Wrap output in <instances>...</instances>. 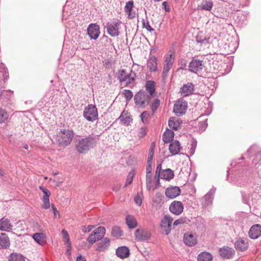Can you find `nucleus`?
Segmentation results:
<instances>
[{"mask_svg":"<svg viewBox=\"0 0 261 261\" xmlns=\"http://www.w3.org/2000/svg\"><path fill=\"white\" fill-rule=\"evenodd\" d=\"M119 119L121 121H122L124 124H128L132 121V119H131L129 117L126 116V117H123L122 115V114L119 117Z\"/></svg>","mask_w":261,"mask_h":261,"instance_id":"nucleus-48","label":"nucleus"},{"mask_svg":"<svg viewBox=\"0 0 261 261\" xmlns=\"http://www.w3.org/2000/svg\"><path fill=\"white\" fill-rule=\"evenodd\" d=\"M134 175V174L133 173H132V172L129 173V174H128V175L127 176L126 179L125 187H126L128 185H129L132 182L133 180Z\"/></svg>","mask_w":261,"mask_h":261,"instance_id":"nucleus-51","label":"nucleus"},{"mask_svg":"<svg viewBox=\"0 0 261 261\" xmlns=\"http://www.w3.org/2000/svg\"><path fill=\"white\" fill-rule=\"evenodd\" d=\"M106 233V229L103 226H99L93 230L87 239V241L92 245L98 240L103 238Z\"/></svg>","mask_w":261,"mask_h":261,"instance_id":"nucleus-4","label":"nucleus"},{"mask_svg":"<svg viewBox=\"0 0 261 261\" xmlns=\"http://www.w3.org/2000/svg\"><path fill=\"white\" fill-rule=\"evenodd\" d=\"M163 196L160 193H157L153 201L154 203H160L163 201Z\"/></svg>","mask_w":261,"mask_h":261,"instance_id":"nucleus-52","label":"nucleus"},{"mask_svg":"<svg viewBox=\"0 0 261 261\" xmlns=\"http://www.w3.org/2000/svg\"><path fill=\"white\" fill-rule=\"evenodd\" d=\"M162 171V165L161 164H158L156 168L155 175H161Z\"/></svg>","mask_w":261,"mask_h":261,"instance_id":"nucleus-58","label":"nucleus"},{"mask_svg":"<svg viewBox=\"0 0 261 261\" xmlns=\"http://www.w3.org/2000/svg\"><path fill=\"white\" fill-rule=\"evenodd\" d=\"M213 6V3L211 1L203 0L198 8L201 10L210 11Z\"/></svg>","mask_w":261,"mask_h":261,"instance_id":"nucleus-32","label":"nucleus"},{"mask_svg":"<svg viewBox=\"0 0 261 261\" xmlns=\"http://www.w3.org/2000/svg\"><path fill=\"white\" fill-rule=\"evenodd\" d=\"M142 23L143 28H145L147 31L150 32H154V29L151 27L148 20L145 21L144 19H143Z\"/></svg>","mask_w":261,"mask_h":261,"instance_id":"nucleus-47","label":"nucleus"},{"mask_svg":"<svg viewBox=\"0 0 261 261\" xmlns=\"http://www.w3.org/2000/svg\"><path fill=\"white\" fill-rule=\"evenodd\" d=\"M96 144V138L89 135L86 138L77 140L75 143V148L79 153H86L95 146Z\"/></svg>","mask_w":261,"mask_h":261,"instance_id":"nucleus-2","label":"nucleus"},{"mask_svg":"<svg viewBox=\"0 0 261 261\" xmlns=\"http://www.w3.org/2000/svg\"><path fill=\"white\" fill-rule=\"evenodd\" d=\"M162 6L166 12H168L170 11V8L167 2H164L162 3Z\"/></svg>","mask_w":261,"mask_h":261,"instance_id":"nucleus-61","label":"nucleus"},{"mask_svg":"<svg viewBox=\"0 0 261 261\" xmlns=\"http://www.w3.org/2000/svg\"><path fill=\"white\" fill-rule=\"evenodd\" d=\"M9 77V73L7 68L5 64H1L0 65V82L1 81H5Z\"/></svg>","mask_w":261,"mask_h":261,"instance_id":"nucleus-34","label":"nucleus"},{"mask_svg":"<svg viewBox=\"0 0 261 261\" xmlns=\"http://www.w3.org/2000/svg\"><path fill=\"white\" fill-rule=\"evenodd\" d=\"M62 233L63 235L62 237H63L64 242L67 244L70 243L69 234H68L67 231L66 230H65V229H63L62 230Z\"/></svg>","mask_w":261,"mask_h":261,"instance_id":"nucleus-46","label":"nucleus"},{"mask_svg":"<svg viewBox=\"0 0 261 261\" xmlns=\"http://www.w3.org/2000/svg\"><path fill=\"white\" fill-rule=\"evenodd\" d=\"M183 241L186 245L189 247H193L197 243V237L196 234L187 232L184 234Z\"/></svg>","mask_w":261,"mask_h":261,"instance_id":"nucleus-11","label":"nucleus"},{"mask_svg":"<svg viewBox=\"0 0 261 261\" xmlns=\"http://www.w3.org/2000/svg\"><path fill=\"white\" fill-rule=\"evenodd\" d=\"M220 255L224 259H229L234 255L235 251L232 248L223 247L219 250Z\"/></svg>","mask_w":261,"mask_h":261,"instance_id":"nucleus-14","label":"nucleus"},{"mask_svg":"<svg viewBox=\"0 0 261 261\" xmlns=\"http://www.w3.org/2000/svg\"><path fill=\"white\" fill-rule=\"evenodd\" d=\"M196 41L198 43H201L203 44H206L208 43V39L205 37L202 38L200 35H198L196 37Z\"/></svg>","mask_w":261,"mask_h":261,"instance_id":"nucleus-50","label":"nucleus"},{"mask_svg":"<svg viewBox=\"0 0 261 261\" xmlns=\"http://www.w3.org/2000/svg\"><path fill=\"white\" fill-rule=\"evenodd\" d=\"M133 2L132 1L127 2L125 6V11L129 16L131 15V11L133 7Z\"/></svg>","mask_w":261,"mask_h":261,"instance_id":"nucleus-44","label":"nucleus"},{"mask_svg":"<svg viewBox=\"0 0 261 261\" xmlns=\"http://www.w3.org/2000/svg\"><path fill=\"white\" fill-rule=\"evenodd\" d=\"M204 67L203 62L198 59H193L189 63V70L196 74L201 73Z\"/></svg>","mask_w":261,"mask_h":261,"instance_id":"nucleus-10","label":"nucleus"},{"mask_svg":"<svg viewBox=\"0 0 261 261\" xmlns=\"http://www.w3.org/2000/svg\"><path fill=\"white\" fill-rule=\"evenodd\" d=\"M213 255L207 252H201L197 256V261H212Z\"/></svg>","mask_w":261,"mask_h":261,"instance_id":"nucleus-33","label":"nucleus"},{"mask_svg":"<svg viewBox=\"0 0 261 261\" xmlns=\"http://www.w3.org/2000/svg\"><path fill=\"white\" fill-rule=\"evenodd\" d=\"M142 121L144 124H147L149 122L151 116L149 113L147 111H144L140 115Z\"/></svg>","mask_w":261,"mask_h":261,"instance_id":"nucleus-39","label":"nucleus"},{"mask_svg":"<svg viewBox=\"0 0 261 261\" xmlns=\"http://www.w3.org/2000/svg\"><path fill=\"white\" fill-rule=\"evenodd\" d=\"M194 89V85L192 83L189 82L185 84L180 88V92L183 97L189 96L193 93Z\"/></svg>","mask_w":261,"mask_h":261,"instance_id":"nucleus-18","label":"nucleus"},{"mask_svg":"<svg viewBox=\"0 0 261 261\" xmlns=\"http://www.w3.org/2000/svg\"><path fill=\"white\" fill-rule=\"evenodd\" d=\"M8 118V115L5 110L0 109V123L5 122Z\"/></svg>","mask_w":261,"mask_h":261,"instance_id":"nucleus-41","label":"nucleus"},{"mask_svg":"<svg viewBox=\"0 0 261 261\" xmlns=\"http://www.w3.org/2000/svg\"><path fill=\"white\" fill-rule=\"evenodd\" d=\"M157 58L152 57L147 60V66L150 71L155 72L158 70Z\"/></svg>","mask_w":261,"mask_h":261,"instance_id":"nucleus-26","label":"nucleus"},{"mask_svg":"<svg viewBox=\"0 0 261 261\" xmlns=\"http://www.w3.org/2000/svg\"><path fill=\"white\" fill-rule=\"evenodd\" d=\"M13 226L10 221L5 218L0 220V230L2 231H9L12 229Z\"/></svg>","mask_w":261,"mask_h":261,"instance_id":"nucleus-25","label":"nucleus"},{"mask_svg":"<svg viewBox=\"0 0 261 261\" xmlns=\"http://www.w3.org/2000/svg\"><path fill=\"white\" fill-rule=\"evenodd\" d=\"M160 105V100L158 98H155L153 100L151 105V108L153 113H154L156 112Z\"/></svg>","mask_w":261,"mask_h":261,"instance_id":"nucleus-42","label":"nucleus"},{"mask_svg":"<svg viewBox=\"0 0 261 261\" xmlns=\"http://www.w3.org/2000/svg\"><path fill=\"white\" fill-rule=\"evenodd\" d=\"M191 148H190V154L191 155H193L195 151L196 146H197V142L196 141H192L191 144Z\"/></svg>","mask_w":261,"mask_h":261,"instance_id":"nucleus-53","label":"nucleus"},{"mask_svg":"<svg viewBox=\"0 0 261 261\" xmlns=\"http://www.w3.org/2000/svg\"><path fill=\"white\" fill-rule=\"evenodd\" d=\"M187 109V103L183 99L178 100L174 104L173 112L176 115L180 116L185 114Z\"/></svg>","mask_w":261,"mask_h":261,"instance_id":"nucleus-9","label":"nucleus"},{"mask_svg":"<svg viewBox=\"0 0 261 261\" xmlns=\"http://www.w3.org/2000/svg\"><path fill=\"white\" fill-rule=\"evenodd\" d=\"M173 219L169 215H165L160 222L161 232L162 234L167 235L171 230Z\"/></svg>","mask_w":261,"mask_h":261,"instance_id":"nucleus-6","label":"nucleus"},{"mask_svg":"<svg viewBox=\"0 0 261 261\" xmlns=\"http://www.w3.org/2000/svg\"><path fill=\"white\" fill-rule=\"evenodd\" d=\"M135 103L140 107H145L146 106L145 91H140L134 96Z\"/></svg>","mask_w":261,"mask_h":261,"instance_id":"nucleus-16","label":"nucleus"},{"mask_svg":"<svg viewBox=\"0 0 261 261\" xmlns=\"http://www.w3.org/2000/svg\"><path fill=\"white\" fill-rule=\"evenodd\" d=\"M213 197L211 194V192L207 193L202 199V206L206 208L212 204Z\"/></svg>","mask_w":261,"mask_h":261,"instance_id":"nucleus-30","label":"nucleus"},{"mask_svg":"<svg viewBox=\"0 0 261 261\" xmlns=\"http://www.w3.org/2000/svg\"><path fill=\"white\" fill-rule=\"evenodd\" d=\"M174 61V57L171 51L166 56L163 70L162 73V77L165 79L168 75V72L173 66Z\"/></svg>","mask_w":261,"mask_h":261,"instance_id":"nucleus-7","label":"nucleus"},{"mask_svg":"<svg viewBox=\"0 0 261 261\" xmlns=\"http://www.w3.org/2000/svg\"><path fill=\"white\" fill-rule=\"evenodd\" d=\"M174 135V132L172 130L167 129L163 134V141L165 143H168L171 142L173 139Z\"/></svg>","mask_w":261,"mask_h":261,"instance_id":"nucleus-31","label":"nucleus"},{"mask_svg":"<svg viewBox=\"0 0 261 261\" xmlns=\"http://www.w3.org/2000/svg\"><path fill=\"white\" fill-rule=\"evenodd\" d=\"M170 212L175 215H179L184 210V204L181 201H173L169 205Z\"/></svg>","mask_w":261,"mask_h":261,"instance_id":"nucleus-12","label":"nucleus"},{"mask_svg":"<svg viewBox=\"0 0 261 261\" xmlns=\"http://www.w3.org/2000/svg\"><path fill=\"white\" fill-rule=\"evenodd\" d=\"M111 233L113 237L115 238H119L122 235L123 232L120 227L118 226H114L112 228Z\"/></svg>","mask_w":261,"mask_h":261,"instance_id":"nucleus-38","label":"nucleus"},{"mask_svg":"<svg viewBox=\"0 0 261 261\" xmlns=\"http://www.w3.org/2000/svg\"><path fill=\"white\" fill-rule=\"evenodd\" d=\"M161 176V175H154V180H155V187H154V189H155L156 188V187L160 184V177Z\"/></svg>","mask_w":261,"mask_h":261,"instance_id":"nucleus-60","label":"nucleus"},{"mask_svg":"<svg viewBox=\"0 0 261 261\" xmlns=\"http://www.w3.org/2000/svg\"><path fill=\"white\" fill-rule=\"evenodd\" d=\"M248 233L249 237L252 239L258 238L261 235V225L255 224L252 226Z\"/></svg>","mask_w":261,"mask_h":261,"instance_id":"nucleus-19","label":"nucleus"},{"mask_svg":"<svg viewBox=\"0 0 261 261\" xmlns=\"http://www.w3.org/2000/svg\"><path fill=\"white\" fill-rule=\"evenodd\" d=\"M207 125V123L206 120L199 122V127L201 128V129L202 130L205 129V128L206 127Z\"/></svg>","mask_w":261,"mask_h":261,"instance_id":"nucleus-59","label":"nucleus"},{"mask_svg":"<svg viewBox=\"0 0 261 261\" xmlns=\"http://www.w3.org/2000/svg\"><path fill=\"white\" fill-rule=\"evenodd\" d=\"M180 148V144L178 141L172 142L169 147L170 152L173 155L177 154L179 153Z\"/></svg>","mask_w":261,"mask_h":261,"instance_id":"nucleus-27","label":"nucleus"},{"mask_svg":"<svg viewBox=\"0 0 261 261\" xmlns=\"http://www.w3.org/2000/svg\"><path fill=\"white\" fill-rule=\"evenodd\" d=\"M146 188L148 191L151 189L152 174L151 173H146Z\"/></svg>","mask_w":261,"mask_h":261,"instance_id":"nucleus-40","label":"nucleus"},{"mask_svg":"<svg viewBox=\"0 0 261 261\" xmlns=\"http://www.w3.org/2000/svg\"><path fill=\"white\" fill-rule=\"evenodd\" d=\"M234 245L237 250L241 251H245L248 247V244L247 240L241 238L239 239L236 242Z\"/></svg>","mask_w":261,"mask_h":261,"instance_id":"nucleus-24","label":"nucleus"},{"mask_svg":"<svg viewBox=\"0 0 261 261\" xmlns=\"http://www.w3.org/2000/svg\"><path fill=\"white\" fill-rule=\"evenodd\" d=\"M52 209L54 212V216L56 217L58 211L54 204H51Z\"/></svg>","mask_w":261,"mask_h":261,"instance_id":"nucleus-63","label":"nucleus"},{"mask_svg":"<svg viewBox=\"0 0 261 261\" xmlns=\"http://www.w3.org/2000/svg\"><path fill=\"white\" fill-rule=\"evenodd\" d=\"M135 201L136 202V203L137 204H138V205H141V203H142V199L141 198V196H139V195H137L135 197Z\"/></svg>","mask_w":261,"mask_h":261,"instance_id":"nucleus-57","label":"nucleus"},{"mask_svg":"<svg viewBox=\"0 0 261 261\" xmlns=\"http://www.w3.org/2000/svg\"><path fill=\"white\" fill-rule=\"evenodd\" d=\"M180 189L178 187H168L166 189L165 195L166 196L170 199H173L180 194Z\"/></svg>","mask_w":261,"mask_h":261,"instance_id":"nucleus-17","label":"nucleus"},{"mask_svg":"<svg viewBox=\"0 0 261 261\" xmlns=\"http://www.w3.org/2000/svg\"><path fill=\"white\" fill-rule=\"evenodd\" d=\"M110 245V240L108 238H103L101 241L97 244V250L105 251L107 250Z\"/></svg>","mask_w":261,"mask_h":261,"instance_id":"nucleus-20","label":"nucleus"},{"mask_svg":"<svg viewBox=\"0 0 261 261\" xmlns=\"http://www.w3.org/2000/svg\"><path fill=\"white\" fill-rule=\"evenodd\" d=\"M153 95H151L150 93H147L145 92V98H146V106L148 105L149 103L150 99H151Z\"/></svg>","mask_w":261,"mask_h":261,"instance_id":"nucleus-56","label":"nucleus"},{"mask_svg":"<svg viewBox=\"0 0 261 261\" xmlns=\"http://www.w3.org/2000/svg\"><path fill=\"white\" fill-rule=\"evenodd\" d=\"M182 121L175 117H171L168 121V125L170 128L174 130H177L180 128Z\"/></svg>","mask_w":261,"mask_h":261,"instance_id":"nucleus-23","label":"nucleus"},{"mask_svg":"<svg viewBox=\"0 0 261 261\" xmlns=\"http://www.w3.org/2000/svg\"><path fill=\"white\" fill-rule=\"evenodd\" d=\"M43 202L42 207L45 209H47L50 206L49 199H42Z\"/></svg>","mask_w":261,"mask_h":261,"instance_id":"nucleus-54","label":"nucleus"},{"mask_svg":"<svg viewBox=\"0 0 261 261\" xmlns=\"http://www.w3.org/2000/svg\"><path fill=\"white\" fill-rule=\"evenodd\" d=\"M180 64H181V66H180V68L182 69H186V67H187V63H186V61H181Z\"/></svg>","mask_w":261,"mask_h":261,"instance_id":"nucleus-64","label":"nucleus"},{"mask_svg":"<svg viewBox=\"0 0 261 261\" xmlns=\"http://www.w3.org/2000/svg\"><path fill=\"white\" fill-rule=\"evenodd\" d=\"M9 261H25L24 257L19 254L12 253L9 257Z\"/></svg>","mask_w":261,"mask_h":261,"instance_id":"nucleus-37","label":"nucleus"},{"mask_svg":"<svg viewBox=\"0 0 261 261\" xmlns=\"http://www.w3.org/2000/svg\"><path fill=\"white\" fill-rule=\"evenodd\" d=\"M123 94L127 101L130 100L133 96V92L129 90H124L123 91Z\"/></svg>","mask_w":261,"mask_h":261,"instance_id":"nucleus-49","label":"nucleus"},{"mask_svg":"<svg viewBox=\"0 0 261 261\" xmlns=\"http://www.w3.org/2000/svg\"><path fill=\"white\" fill-rule=\"evenodd\" d=\"M10 240L8 236L5 233L0 234V248H7L10 246Z\"/></svg>","mask_w":261,"mask_h":261,"instance_id":"nucleus-28","label":"nucleus"},{"mask_svg":"<svg viewBox=\"0 0 261 261\" xmlns=\"http://www.w3.org/2000/svg\"><path fill=\"white\" fill-rule=\"evenodd\" d=\"M94 225H88L87 227L84 226V227L85 228V230L83 229V231L85 232H90L94 228Z\"/></svg>","mask_w":261,"mask_h":261,"instance_id":"nucleus-62","label":"nucleus"},{"mask_svg":"<svg viewBox=\"0 0 261 261\" xmlns=\"http://www.w3.org/2000/svg\"><path fill=\"white\" fill-rule=\"evenodd\" d=\"M136 78V73L131 70L130 73H127L125 70H119L118 72V79L124 86H128L133 84Z\"/></svg>","mask_w":261,"mask_h":261,"instance_id":"nucleus-3","label":"nucleus"},{"mask_svg":"<svg viewBox=\"0 0 261 261\" xmlns=\"http://www.w3.org/2000/svg\"><path fill=\"white\" fill-rule=\"evenodd\" d=\"M116 254L120 258H126L129 255V250L126 246L119 247L116 249Z\"/></svg>","mask_w":261,"mask_h":261,"instance_id":"nucleus-21","label":"nucleus"},{"mask_svg":"<svg viewBox=\"0 0 261 261\" xmlns=\"http://www.w3.org/2000/svg\"><path fill=\"white\" fill-rule=\"evenodd\" d=\"M73 137L74 133L72 130L61 129L56 135L54 136V139L60 147H66L71 143Z\"/></svg>","mask_w":261,"mask_h":261,"instance_id":"nucleus-1","label":"nucleus"},{"mask_svg":"<svg viewBox=\"0 0 261 261\" xmlns=\"http://www.w3.org/2000/svg\"><path fill=\"white\" fill-rule=\"evenodd\" d=\"M136 239L138 241H145L150 238V232L145 229H137L135 233Z\"/></svg>","mask_w":261,"mask_h":261,"instance_id":"nucleus-15","label":"nucleus"},{"mask_svg":"<svg viewBox=\"0 0 261 261\" xmlns=\"http://www.w3.org/2000/svg\"><path fill=\"white\" fill-rule=\"evenodd\" d=\"M39 189L44 193V195L42 197V199H49V196L50 195L49 191L46 188L43 187L42 186L39 187Z\"/></svg>","mask_w":261,"mask_h":261,"instance_id":"nucleus-43","label":"nucleus"},{"mask_svg":"<svg viewBox=\"0 0 261 261\" xmlns=\"http://www.w3.org/2000/svg\"><path fill=\"white\" fill-rule=\"evenodd\" d=\"M189 220L186 217L180 218L178 219L175 220L173 222V226H177L178 225L183 224L184 223H187Z\"/></svg>","mask_w":261,"mask_h":261,"instance_id":"nucleus-45","label":"nucleus"},{"mask_svg":"<svg viewBox=\"0 0 261 261\" xmlns=\"http://www.w3.org/2000/svg\"><path fill=\"white\" fill-rule=\"evenodd\" d=\"M32 237L37 243L41 246H44L46 243V237L43 233H35L33 234Z\"/></svg>","mask_w":261,"mask_h":261,"instance_id":"nucleus-22","label":"nucleus"},{"mask_svg":"<svg viewBox=\"0 0 261 261\" xmlns=\"http://www.w3.org/2000/svg\"><path fill=\"white\" fill-rule=\"evenodd\" d=\"M84 117L89 121H94L98 118L97 108L93 105H88L84 109Z\"/></svg>","mask_w":261,"mask_h":261,"instance_id":"nucleus-5","label":"nucleus"},{"mask_svg":"<svg viewBox=\"0 0 261 261\" xmlns=\"http://www.w3.org/2000/svg\"><path fill=\"white\" fill-rule=\"evenodd\" d=\"M174 176V172L170 169L163 170L161 172V178L166 179V180H170L171 179L173 178Z\"/></svg>","mask_w":261,"mask_h":261,"instance_id":"nucleus-29","label":"nucleus"},{"mask_svg":"<svg viewBox=\"0 0 261 261\" xmlns=\"http://www.w3.org/2000/svg\"><path fill=\"white\" fill-rule=\"evenodd\" d=\"M88 35L91 39L96 40L99 36V27L96 23H91L87 28Z\"/></svg>","mask_w":261,"mask_h":261,"instance_id":"nucleus-13","label":"nucleus"},{"mask_svg":"<svg viewBox=\"0 0 261 261\" xmlns=\"http://www.w3.org/2000/svg\"><path fill=\"white\" fill-rule=\"evenodd\" d=\"M146 91L150 93L151 95H153L155 92V82L153 81H148L146 82L145 84Z\"/></svg>","mask_w":261,"mask_h":261,"instance_id":"nucleus-35","label":"nucleus"},{"mask_svg":"<svg viewBox=\"0 0 261 261\" xmlns=\"http://www.w3.org/2000/svg\"><path fill=\"white\" fill-rule=\"evenodd\" d=\"M121 23V21L119 20L107 23L106 28L108 33L113 37L118 36L120 34L119 30Z\"/></svg>","mask_w":261,"mask_h":261,"instance_id":"nucleus-8","label":"nucleus"},{"mask_svg":"<svg viewBox=\"0 0 261 261\" xmlns=\"http://www.w3.org/2000/svg\"><path fill=\"white\" fill-rule=\"evenodd\" d=\"M147 133V129L145 127L143 128L142 127L140 132H139V137H143L146 135Z\"/></svg>","mask_w":261,"mask_h":261,"instance_id":"nucleus-55","label":"nucleus"},{"mask_svg":"<svg viewBox=\"0 0 261 261\" xmlns=\"http://www.w3.org/2000/svg\"><path fill=\"white\" fill-rule=\"evenodd\" d=\"M126 223L129 228H134L137 225V222L133 216L128 215L126 217Z\"/></svg>","mask_w":261,"mask_h":261,"instance_id":"nucleus-36","label":"nucleus"}]
</instances>
